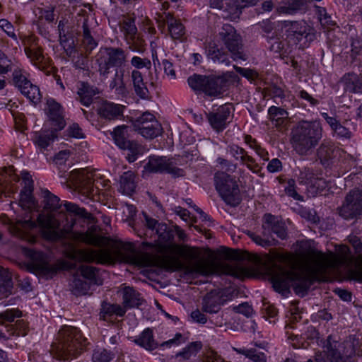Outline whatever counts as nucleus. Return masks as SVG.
<instances>
[{
  "mask_svg": "<svg viewBox=\"0 0 362 362\" xmlns=\"http://www.w3.org/2000/svg\"><path fill=\"white\" fill-rule=\"evenodd\" d=\"M126 309L119 304H111L110 303L103 302L100 310V317L105 318L106 315L112 316L115 315L122 317L124 315Z\"/></svg>",
  "mask_w": 362,
  "mask_h": 362,
  "instance_id": "a19ab883",
  "label": "nucleus"
},
{
  "mask_svg": "<svg viewBox=\"0 0 362 362\" xmlns=\"http://www.w3.org/2000/svg\"><path fill=\"white\" fill-rule=\"evenodd\" d=\"M37 223L45 238L49 240H56L62 237L59 223L52 215L39 214Z\"/></svg>",
  "mask_w": 362,
  "mask_h": 362,
  "instance_id": "a211bd4d",
  "label": "nucleus"
},
{
  "mask_svg": "<svg viewBox=\"0 0 362 362\" xmlns=\"http://www.w3.org/2000/svg\"><path fill=\"white\" fill-rule=\"evenodd\" d=\"M77 239L81 242L95 246H100L103 243L102 237L91 232L80 233Z\"/></svg>",
  "mask_w": 362,
  "mask_h": 362,
  "instance_id": "5fc2aeb1",
  "label": "nucleus"
},
{
  "mask_svg": "<svg viewBox=\"0 0 362 362\" xmlns=\"http://www.w3.org/2000/svg\"><path fill=\"white\" fill-rule=\"evenodd\" d=\"M346 156L342 149L328 142L321 144L317 150V156L324 166H329Z\"/></svg>",
  "mask_w": 362,
  "mask_h": 362,
  "instance_id": "6ab92c4d",
  "label": "nucleus"
},
{
  "mask_svg": "<svg viewBox=\"0 0 362 362\" xmlns=\"http://www.w3.org/2000/svg\"><path fill=\"white\" fill-rule=\"evenodd\" d=\"M128 127L126 125L118 126L111 132L115 144L121 148L125 146L129 140L128 139Z\"/></svg>",
  "mask_w": 362,
  "mask_h": 362,
  "instance_id": "37998d69",
  "label": "nucleus"
},
{
  "mask_svg": "<svg viewBox=\"0 0 362 362\" xmlns=\"http://www.w3.org/2000/svg\"><path fill=\"white\" fill-rule=\"evenodd\" d=\"M223 304V300L220 293L216 291H211L203 298L202 310L210 314L217 313Z\"/></svg>",
  "mask_w": 362,
  "mask_h": 362,
  "instance_id": "bb28decb",
  "label": "nucleus"
},
{
  "mask_svg": "<svg viewBox=\"0 0 362 362\" xmlns=\"http://www.w3.org/2000/svg\"><path fill=\"white\" fill-rule=\"evenodd\" d=\"M158 28L168 26V32L173 40L183 41L186 38V29L180 19L175 18L170 13L164 12L163 14H157Z\"/></svg>",
  "mask_w": 362,
  "mask_h": 362,
  "instance_id": "dca6fc26",
  "label": "nucleus"
},
{
  "mask_svg": "<svg viewBox=\"0 0 362 362\" xmlns=\"http://www.w3.org/2000/svg\"><path fill=\"white\" fill-rule=\"evenodd\" d=\"M13 281L11 273L4 269H0V298L11 294Z\"/></svg>",
  "mask_w": 362,
  "mask_h": 362,
  "instance_id": "e433bc0d",
  "label": "nucleus"
},
{
  "mask_svg": "<svg viewBox=\"0 0 362 362\" xmlns=\"http://www.w3.org/2000/svg\"><path fill=\"white\" fill-rule=\"evenodd\" d=\"M131 78L136 95L141 99H148L149 97V91L146 83L144 81L141 72L139 70H132Z\"/></svg>",
  "mask_w": 362,
  "mask_h": 362,
  "instance_id": "c85d7f7f",
  "label": "nucleus"
},
{
  "mask_svg": "<svg viewBox=\"0 0 362 362\" xmlns=\"http://www.w3.org/2000/svg\"><path fill=\"white\" fill-rule=\"evenodd\" d=\"M86 346V339L76 327L65 325L58 332L57 341L52 345L51 351L60 359L76 357Z\"/></svg>",
  "mask_w": 362,
  "mask_h": 362,
  "instance_id": "20e7f679",
  "label": "nucleus"
},
{
  "mask_svg": "<svg viewBox=\"0 0 362 362\" xmlns=\"http://www.w3.org/2000/svg\"><path fill=\"white\" fill-rule=\"evenodd\" d=\"M0 222L8 226L10 233L16 238L28 243H34L36 237L33 233L37 224L35 221L28 219L25 221L18 220L13 223L6 216H0Z\"/></svg>",
  "mask_w": 362,
  "mask_h": 362,
  "instance_id": "9b49d317",
  "label": "nucleus"
},
{
  "mask_svg": "<svg viewBox=\"0 0 362 362\" xmlns=\"http://www.w3.org/2000/svg\"><path fill=\"white\" fill-rule=\"evenodd\" d=\"M268 114L270 120L276 127L281 128L286 126L288 114L284 109L272 106L269 108Z\"/></svg>",
  "mask_w": 362,
  "mask_h": 362,
  "instance_id": "72a5a7b5",
  "label": "nucleus"
},
{
  "mask_svg": "<svg viewBox=\"0 0 362 362\" xmlns=\"http://www.w3.org/2000/svg\"><path fill=\"white\" fill-rule=\"evenodd\" d=\"M22 312L18 309H8L0 313V325L5 326V322H12L15 318L20 317Z\"/></svg>",
  "mask_w": 362,
  "mask_h": 362,
  "instance_id": "bf43d9fd",
  "label": "nucleus"
},
{
  "mask_svg": "<svg viewBox=\"0 0 362 362\" xmlns=\"http://www.w3.org/2000/svg\"><path fill=\"white\" fill-rule=\"evenodd\" d=\"M360 341L354 336H349L344 341L339 342L334 340L331 336L327 339L325 346L326 354L316 356V362H354L353 357L361 355L358 349Z\"/></svg>",
  "mask_w": 362,
  "mask_h": 362,
  "instance_id": "39448f33",
  "label": "nucleus"
},
{
  "mask_svg": "<svg viewBox=\"0 0 362 362\" xmlns=\"http://www.w3.org/2000/svg\"><path fill=\"white\" fill-rule=\"evenodd\" d=\"M160 255L153 257L148 254H133L129 262L140 267L158 265L166 270L186 269L189 273L209 275L218 272V266L208 260L200 259L197 248L188 245L168 244L159 247Z\"/></svg>",
  "mask_w": 362,
  "mask_h": 362,
  "instance_id": "f03ea898",
  "label": "nucleus"
},
{
  "mask_svg": "<svg viewBox=\"0 0 362 362\" xmlns=\"http://www.w3.org/2000/svg\"><path fill=\"white\" fill-rule=\"evenodd\" d=\"M240 164L246 166L247 168L251 170L253 173L257 174L261 170V167L256 162L255 159L250 156L248 153H246V156H245Z\"/></svg>",
  "mask_w": 362,
  "mask_h": 362,
  "instance_id": "0e129e2a",
  "label": "nucleus"
},
{
  "mask_svg": "<svg viewBox=\"0 0 362 362\" xmlns=\"http://www.w3.org/2000/svg\"><path fill=\"white\" fill-rule=\"evenodd\" d=\"M202 344L200 341L191 342L180 352L176 354V358L181 357L183 360H188L195 356L202 349Z\"/></svg>",
  "mask_w": 362,
  "mask_h": 362,
  "instance_id": "8fccbe9b",
  "label": "nucleus"
},
{
  "mask_svg": "<svg viewBox=\"0 0 362 362\" xmlns=\"http://www.w3.org/2000/svg\"><path fill=\"white\" fill-rule=\"evenodd\" d=\"M221 272L235 278H242L246 274V270L237 264L222 265Z\"/></svg>",
  "mask_w": 362,
  "mask_h": 362,
  "instance_id": "864d4df0",
  "label": "nucleus"
},
{
  "mask_svg": "<svg viewBox=\"0 0 362 362\" xmlns=\"http://www.w3.org/2000/svg\"><path fill=\"white\" fill-rule=\"evenodd\" d=\"M353 259L346 245H341L337 255L313 249L301 258L291 254H278L272 262V283L278 292H284L292 286L296 293L304 294L312 281L326 274L329 269L349 265Z\"/></svg>",
  "mask_w": 362,
  "mask_h": 362,
  "instance_id": "f257e3e1",
  "label": "nucleus"
},
{
  "mask_svg": "<svg viewBox=\"0 0 362 362\" xmlns=\"http://www.w3.org/2000/svg\"><path fill=\"white\" fill-rule=\"evenodd\" d=\"M99 93L98 89L88 83L79 82L77 86V99L84 106L88 107L93 101V97Z\"/></svg>",
  "mask_w": 362,
  "mask_h": 362,
  "instance_id": "393cba45",
  "label": "nucleus"
},
{
  "mask_svg": "<svg viewBox=\"0 0 362 362\" xmlns=\"http://www.w3.org/2000/svg\"><path fill=\"white\" fill-rule=\"evenodd\" d=\"M82 30V45L86 52H90L97 47L98 42L91 35L88 18L83 19Z\"/></svg>",
  "mask_w": 362,
  "mask_h": 362,
  "instance_id": "2f4dec72",
  "label": "nucleus"
},
{
  "mask_svg": "<svg viewBox=\"0 0 362 362\" xmlns=\"http://www.w3.org/2000/svg\"><path fill=\"white\" fill-rule=\"evenodd\" d=\"M207 55L214 62L226 63V64L229 63L227 54L215 45L209 46Z\"/></svg>",
  "mask_w": 362,
  "mask_h": 362,
  "instance_id": "603ef678",
  "label": "nucleus"
},
{
  "mask_svg": "<svg viewBox=\"0 0 362 362\" xmlns=\"http://www.w3.org/2000/svg\"><path fill=\"white\" fill-rule=\"evenodd\" d=\"M218 36L235 60L246 59L243 51L241 37L231 25L224 24L219 30Z\"/></svg>",
  "mask_w": 362,
  "mask_h": 362,
  "instance_id": "6e6552de",
  "label": "nucleus"
},
{
  "mask_svg": "<svg viewBox=\"0 0 362 362\" xmlns=\"http://www.w3.org/2000/svg\"><path fill=\"white\" fill-rule=\"evenodd\" d=\"M23 43L25 53L33 65L49 74V71L47 70L48 62L43 54L42 48L38 45L37 37L33 35L27 36L23 39Z\"/></svg>",
  "mask_w": 362,
  "mask_h": 362,
  "instance_id": "4468645a",
  "label": "nucleus"
},
{
  "mask_svg": "<svg viewBox=\"0 0 362 362\" xmlns=\"http://www.w3.org/2000/svg\"><path fill=\"white\" fill-rule=\"evenodd\" d=\"M232 105L226 103L207 114L208 121L215 131L221 132L227 127L232 119Z\"/></svg>",
  "mask_w": 362,
  "mask_h": 362,
  "instance_id": "f3484780",
  "label": "nucleus"
},
{
  "mask_svg": "<svg viewBox=\"0 0 362 362\" xmlns=\"http://www.w3.org/2000/svg\"><path fill=\"white\" fill-rule=\"evenodd\" d=\"M130 62L132 66L135 68L134 70L139 71V69H141L143 68L150 69L151 67V62L147 58H141L138 56H134L132 58Z\"/></svg>",
  "mask_w": 362,
  "mask_h": 362,
  "instance_id": "338daca9",
  "label": "nucleus"
},
{
  "mask_svg": "<svg viewBox=\"0 0 362 362\" xmlns=\"http://www.w3.org/2000/svg\"><path fill=\"white\" fill-rule=\"evenodd\" d=\"M12 76L13 82L19 90H21L23 88L29 85L30 82L23 74V70L18 68L13 70Z\"/></svg>",
  "mask_w": 362,
  "mask_h": 362,
  "instance_id": "6e6d98bb",
  "label": "nucleus"
},
{
  "mask_svg": "<svg viewBox=\"0 0 362 362\" xmlns=\"http://www.w3.org/2000/svg\"><path fill=\"white\" fill-rule=\"evenodd\" d=\"M78 272H80L81 276L88 281V283H90V285H102L103 280L99 276V270L94 267L88 266V265H81Z\"/></svg>",
  "mask_w": 362,
  "mask_h": 362,
  "instance_id": "473e14b6",
  "label": "nucleus"
},
{
  "mask_svg": "<svg viewBox=\"0 0 362 362\" xmlns=\"http://www.w3.org/2000/svg\"><path fill=\"white\" fill-rule=\"evenodd\" d=\"M134 342L146 350H154L158 344L153 339V331L150 328L144 329Z\"/></svg>",
  "mask_w": 362,
  "mask_h": 362,
  "instance_id": "f704fd0d",
  "label": "nucleus"
},
{
  "mask_svg": "<svg viewBox=\"0 0 362 362\" xmlns=\"http://www.w3.org/2000/svg\"><path fill=\"white\" fill-rule=\"evenodd\" d=\"M121 149L128 151L126 158L129 163L134 162L138 158V156L142 155L145 151L142 145L135 141L131 140L125 144V146L122 147Z\"/></svg>",
  "mask_w": 362,
  "mask_h": 362,
  "instance_id": "58836bf2",
  "label": "nucleus"
},
{
  "mask_svg": "<svg viewBox=\"0 0 362 362\" xmlns=\"http://www.w3.org/2000/svg\"><path fill=\"white\" fill-rule=\"evenodd\" d=\"M207 76L199 74H194L187 79L189 86L195 91H202L205 93L206 83Z\"/></svg>",
  "mask_w": 362,
  "mask_h": 362,
  "instance_id": "de8ad7c7",
  "label": "nucleus"
},
{
  "mask_svg": "<svg viewBox=\"0 0 362 362\" xmlns=\"http://www.w3.org/2000/svg\"><path fill=\"white\" fill-rule=\"evenodd\" d=\"M205 93L211 96L222 94L227 89L229 82L223 77L207 76Z\"/></svg>",
  "mask_w": 362,
  "mask_h": 362,
  "instance_id": "a878e982",
  "label": "nucleus"
},
{
  "mask_svg": "<svg viewBox=\"0 0 362 362\" xmlns=\"http://www.w3.org/2000/svg\"><path fill=\"white\" fill-rule=\"evenodd\" d=\"M5 327L11 336H25L28 332V324L23 320H18L15 324H6Z\"/></svg>",
  "mask_w": 362,
  "mask_h": 362,
  "instance_id": "a18cd8bd",
  "label": "nucleus"
},
{
  "mask_svg": "<svg viewBox=\"0 0 362 362\" xmlns=\"http://www.w3.org/2000/svg\"><path fill=\"white\" fill-rule=\"evenodd\" d=\"M216 189L225 202L235 206L240 202V189L234 177L225 173L215 175Z\"/></svg>",
  "mask_w": 362,
  "mask_h": 362,
  "instance_id": "0eeeda50",
  "label": "nucleus"
},
{
  "mask_svg": "<svg viewBox=\"0 0 362 362\" xmlns=\"http://www.w3.org/2000/svg\"><path fill=\"white\" fill-rule=\"evenodd\" d=\"M250 238L257 245L262 246V247H270V246H272V245H276V241L274 238H270L269 236H266L264 237L263 235H262V237L260 236L259 235H257V234H255V233H250L249 234Z\"/></svg>",
  "mask_w": 362,
  "mask_h": 362,
  "instance_id": "e2e57ef3",
  "label": "nucleus"
},
{
  "mask_svg": "<svg viewBox=\"0 0 362 362\" xmlns=\"http://www.w3.org/2000/svg\"><path fill=\"white\" fill-rule=\"evenodd\" d=\"M339 214L344 219L356 218L362 214V189H351L345 197Z\"/></svg>",
  "mask_w": 362,
  "mask_h": 362,
  "instance_id": "ddd939ff",
  "label": "nucleus"
},
{
  "mask_svg": "<svg viewBox=\"0 0 362 362\" xmlns=\"http://www.w3.org/2000/svg\"><path fill=\"white\" fill-rule=\"evenodd\" d=\"M349 272L351 279L362 282V257L356 262L354 268L350 269Z\"/></svg>",
  "mask_w": 362,
  "mask_h": 362,
  "instance_id": "774afa93",
  "label": "nucleus"
},
{
  "mask_svg": "<svg viewBox=\"0 0 362 362\" xmlns=\"http://www.w3.org/2000/svg\"><path fill=\"white\" fill-rule=\"evenodd\" d=\"M33 188H23L20 194V204L23 209H33L35 207V201L33 196Z\"/></svg>",
  "mask_w": 362,
  "mask_h": 362,
  "instance_id": "49530a36",
  "label": "nucleus"
},
{
  "mask_svg": "<svg viewBox=\"0 0 362 362\" xmlns=\"http://www.w3.org/2000/svg\"><path fill=\"white\" fill-rule=\"evenodd\" d=\"M26 255L33 260L34 267L40 273L52 275L57 272V268L47 262L44 253L29 249L26 251Z\"/></svg>",
  "mask_w": 362,
  "mask_h": 362,
  "instance_id": "5701e85b",
  "label": "nucleus"
},
{
  "mask_svg": "<svg viewBox=\"0 0 362 362\" xmlns=\"http://www.w3.org/2000/svg\"><path fill=\"white\" fill-rule=\"evenodd\" d=\"M306 4V0H288V6H282L280 11L286 14H293L302 9Z\"/></svg>",
  "mask_w": 362,
  "mask_h": 362,
  "instance_id": "13d9d810",
  "label": "nucleus"
},
{
  "mask_svg": "<svg viewBox=\"0 0 362 362\" xmlns=\"http://www.w3.org/2000/svg\"><path fill=\"white\" fill-rule=\"evenodd\" d=\"M69 257L77 262L106 264L112 262L111 252L107 250H77L73 249L69 252Z\"/></svg>",
  "mask_w": 362,
  "mask_h": 362,
  "instance_id": "2eb2a0df",
  "label": "nucleus"
},
{
  "mask_svg": "<svg viewBox=\"0 0 362 362\" xmlns=\"http://www.w3.org/2000/svg\"><path fill=\"white\" fill-rule=\"evenodd\" d=\"M90 283L84 281L77 275L74 276V279L71 284V292L76 296L86 295L90 289Z\"/></svg>",
  "mask_w": 362,
  "mask_h": 362,
  "instance_id": "c03bdc74",
  "label": "nucleus"
},
{
  "mask_svg": "<svg viewBox=\"0 0 362 362\" xmlns=\"http://www.w3.org/2000/svg\"><path fill=\"white\" fill-rule=\"evenodd\" d=\"M95 171L88 169L75 170L69 175L76 189L79 193L88 198H91L95 192Z\"/></svg>",
  "mask_w": 362,
  "mask_h": 362,
  "instance_id": "1a4fd4ad",
  "label": "nucleus"
},
{
  "mask_svg": "<svg viewBox=\"0 0 362 362\" xmlns=\"http://www.w3.org/2000/svg\"><path fill=\"white\" fill-rule=\"evenodd\" d=\"M43 197L44 209L52 212L63 213L62 204L58 197L45 189L42 192Z\"/></svg>",
  "mask_w": 362,
  "mask_h": 362,
  "instance_id": "7c9ffc66",
  "label": "nucleus"
},
{
  "mask_svg": "<svg viewBox=\"0 0 362 362\" xmlns=\"http://www.w3.org/2000/svg\"><path fill=\"white\" fill-rule=\"evenodd\" d=\"M127 62V53L121 47H101L95 57V64L100 77L107 78L112 67L120 68Z\"/></svg>",
  "mask_w": 362,
  "mask_h": 362,
  "instance_id": "423d86ee",
  "label": "nucleus"
},
{
  "mask_svg": "<svg viewBox=\"0 0 362 362\" xmlns=\"http://www.w3.org/2000/svg\"><path fill=\"white\" fill-rule=\"evenodd\" d=\"M315 13L318 19L323 27L330 28L334 25V22L332 20L331 16L327 13V10L324 7L315 6Z\"/></svg>",
  "mask_w": 362,
  "mask_h": 362,
  "instance_id": "4d7b16f0",
  "label": "nucleus"
},
{
  "mask_svg": "<svg viewBox=\"0 0 362 362\" xmlns=\"http://www.w3.org/2000/svg\"><path fill=\"white\" fill-rule=\"evenodd\" d=\"M121 30L127 40H134L137 33V28L132 18H124L120 23Z\"/></svg>",
  "mask_w": 362,
  "mask_h": 362,
  "instance_id": "09e8293b",
  "label": "nucleus"
},
{
  "mask_svg": "<svg viewBox=\"0 0 362 362\" xmlns=\"http://www.w3.org/2000/svg\"><path fill=\"white\" fill-rule=\"evenodd\" d=\"M136 186V175L132 171L124 172L120 177L119 190L122 194L131 195Z\"/></svg>",
  "mask_w": 362,
  "mask_h": 362,
  "instance_id": "c756f323",
  "label": "nucleus"
},
{
  "mask_svg": "<svg viewBox=\"0 0 362 362\" xmlns=\"http://www.w3.org/2000/svg\"><path fill=\"white\" fill-rule=\"evenodd\" d=\"M47 115L52 129L61 130L65 127L62 108L58 103L50 98L47 101Z\"/></svg>",
  "mask_w": 362,
  "mask_h": 362,
  "instance_id": "4be33fe9",
  "label": "nucleus"
},
{
  "mask_svg": "<svg viewBox=\"0 0 362 362\" xmlns=\"http://www.w3.org/2000/svg\"><path fill=\"white\" fill-rule=\"evenodd\" d=\"M177 160L175 158L151 156L145 168L151 173H167L174 177H182L185 172L178 168Z\"/></svg>",
  "mask_w": 362,
  "mask_h": 362,
  "instance_id": "f8f14e48",
  "label": "nucleus"
},
{
  "mask_svg": "<svg viewBox=\"0 0 362 362\" xmlns=\"http://www.w3.org/2000/svg\"><path fill=\"white\" fill-rule=\"evenodd\" d=\"M322 136V128L317 122L300 121L291 130V143L300 156L309 155Z\"/></svg>",
  "mask_w": 362,
  "mask_h": 362,
  "instance_id": "7ed1b4c3",
  "label": "nucleus"
},
{
  "mask_svg": "<svg viewBox=\"0 0 362 362\" xmlns=\"http://www.w3.org/2000/svg\"><path fill=\"white\" fill-rule=\"evenodd\" d=\"M291 29L294 35L299 40L304 37L307 41L311 42L316 39L315 28L305 22H293L291 23Z\"/></svg>",
  "mask_w": 362,
  "mask_h": 362,
  "instance_id": "cd10ccee",
  "label": "nucleus"
},
{
  "mask_svg": "<svg viewBox=\"0 0 362 362\" xmlns=\"http://www.w3.org/2000/svg\"><path fill=\"white\" fill-rule=\"evenodd\" d=\"M144 215L146 225L149 229L156 230L159 238L163 240L167 241L170 239V233L166 232L167 226L165 224L158 223L157 220L148 216L146 214H144Z\"/></svg>",
  "mask_w": 362,
  "mask_h": 362,
  "instance_id": "4c0bfd02",
  "label": "nucleus"
},
{
  "mask_svg": "<svg viewBox=\"0 0 362 362\" xmlns=\"http://www.w3.org/2000/svg\"><path fill=\"white\" fill-rule=\"evenodd\" d=\"M119 292L122 296V305L126 310L137 308L144 302L141 294L133 287L122 285Z\"/></svg>",
  "mask_w": 362,
  "mask_h": 362,
  "instance_id": "b1692460",
  "label": "nucleus"
},
{
  "mask_svg": "<svg viewBox=\"0 0 362 362\" xmlns=\"http://www.w3.org/2000/svg\"><path fill=\"white\" fill-rule=\"evenodd\" d=\"M227 152L235 160L240 162L243 160L247 153L243 148L237 144H230L227 146Z\"/></svg>",
  "mask_w": 362,
  "mask_h": 362,
  "instance_id": "052dcab7",
  "label": "nucleus"
},
{
  "mask_svg": "<svg viewBox=\"0 0 362 362\" xmlns=\"http://www.w3.org/2000/svg\"><path fill=\"white\" fill-rule=\"evenodd\" d=\"M358 78V76L354 73L346 74L341 79L345 90L351 93L354 90L355 84L357 83Z\"/></svg>",
  "mask_w": 362,
  "mask_h": 362,
  "instance_id": "680f3d73",
  "label": "nucleus"
},
{
  "mask_svg": "<svg viewBox=\"0 0 362 362\" xmlns=\"http://www.w3.org/2000/svg\"><path fill=\"white\" fill-rule=\"evenodd\" d=\"M233 350L238 354L245 356L252 362H267V357L263 352L257 351L255 349H242L233 347Z\"/></svg>",
  "mask_w": 362,
  "mask_h": 362,
  "instance_id": "79ce46f5",
  "label": "nucleus"
},
{
  "mask_svg": "<svg viewBox=\"0 0 362 362\" xmlns=\"http://www.w3.org/2000/svg\"><path fill=\"white\" fill-rule=\"evenodd\" d=\"M124 106L107 100L103 101L97 109L100 118L112 121L123 117Z\"/></svg>",
  "mask_w": 362,
  "mask_h": 362,
  "instance_id": "412c9836",
  "label": "nucleus"
},
{
  "mask_svg": "<svg viewBox=\"0 0 362 362\" xmlns=\"http://www.w3.org/2000/svg\"><path fill=\"white\" fill-rule=\"evenodd\" d=\"M262 235L272 238V233L276 235L281 239H285L287 236V231L285 223L276 216L267 214L263 217Z\"/></svg>",
  "mask_w": 362,
  "mask_h": 362,
  "instance_id": "aec40b11",
  "label": "nucleus"
},
{
  "mask_svg": "<svg viewBox=\"0 0 362 362\" xmlns=\"http://www.w3.org/2000/svg\"><path fill=\"white\" fill-rule=\"evenodd\" d=\"M112 359V355L105 349H96L92 356L93 362H110Z\"/></svg>",
  "mask_w": 362,
  "mask_h": 362,
  "instance_id": "69168bd1",
  "label": "nucleus"
},
{
  "mask_svg": "<svg viewBox=\"0 0 362 362\" xmlns=\"http://www.w3.org/2000/svg\"><path fill=\"white\" fill-rule=\"evenodd\" d=\"M110 88L114 90L118 95H127V89L124 81V70H116L115 76L110 83Z\"/></svg>",
  "mask_w": 362,
  "mask_h": 362,
  "instance_id": "c9c22d12",
  "label": "nucleus"
},
{
  "mask_svg": "<svg viewBox=\"0 0 362 362\" xmlns=\"http://www.w3.org/2000/svg\"><path fill=\"white\" fill-rule=\"evenodd\" d=\"M20 91L33 103H37L40 101L41 94L40 89L37 86L33 85L31 82L29 83V85L23 88Z\"/></svg>",
  "mask_w": 362,
  "mask_h": 362,
  "instance_id": "3c124183",
  "label": "nucleus"
},
{
  "mask_svg": "<svg viewBox=\"0 0 362 362\" xmlns=\"http://www.w3.org/2000/svg\"><path fill=\"white\" fill-rule=\"evenodd\" d=\"M134 129L146 139H153L163 132V127L156 117L146 111L133 121Z\"/></svg>",
  "mask_w": 362,
  "mask_h": 362,
  "instance_id": "9d476101",
  "label": "nucleus"
},
{
  "mask_svg": "<svg viewBox=\"0 0 362 362\" xmlns=\"http://www.w3.org/2000/svg\"><path fill=\"white\" fill-rule=\"evenodd\" d=\"M57 131L52 128L50 131H45L36 134L35 144L41 149H46L57 137L56 134Z\"/></svg>",
  "mask_w": 362,
  "mask_h": 362,
  "instance_id": "ea45409f",
  "label": "nucleus"
}]
</instances>
